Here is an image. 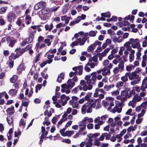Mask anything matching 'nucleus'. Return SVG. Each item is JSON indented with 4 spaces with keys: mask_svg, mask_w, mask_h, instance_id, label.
<instances>
[{
    "mask_svg": "<svg viewBox=\"0 0 147 147\" xmlns=\"http://www.w3.org/2000/svg\"><path fill=\"white\" fill-rule=\"evenodd\" d=\"M67 85L71 89L74 86L75 84L73 81H72L71 79H69L67 81Z\"/></svg>",
    "mask_w": 147,
    "mask_h": 147,
    "instance_id": "nucleus-20",
    "label": "nucleus"
},
{
    "mask_svg": "<svg viewBox=\"0 0 147 147\" xmlns=\"http://www.w3.org/2000/svg\"><path fill=\"white\" fill-rule=\"evenodd\" d=\"M56 50L55 49H54L52 50H50L47 53V54H53L56 53Z\"/></svg>",
    "mask_w": 147,
    "mask_h": 147,
    "instance_id": "nucleus-60",
    "label": "nucleus"
},
{
    "mask_svg": "<svg viewBox=\"0 0 147 147\" xmlns=\"http://www.w3.org/2000/svg\"><path fill=\"white\" fill-rule=\"evenodd\" d=\"M102 16L106 18H109L110 17L111 14L109 12H107L105 13H102L101 14Z\"/></svg>",
    "mask_w": 147,
    "mask_h": 147,
    "instance_id": "nucleus-38",
    "label": "nucleus"
},
{
    "mask_svg": "<svg viewBox=\"0 0 147 147\" xmlns=\"http://www.w3.org/2000/svg\"><path fill=\"white\" fill-rule=\"evenodd\" d=\"M107 135L106 133H102V134L101 136L99 138V140L100 141H102L104 139L105 137V136H106Z\"/></svg>",
    "mask_w": 147,
    "mask_h": 147,
    "instance_id": "nucleus-48",
    "label": "nucleus"
},
{
    "mask_svg": "<svg viewBox=\"0 0 147 147\" xmlns=\"http://www.w3.org/2000/svg\"><path fill=\"white\" fill-rule=\"evenodd\" d=\"M129 41L131 44L132 47L133 49H139L141 48V45L140 44V41L139 39L136 38L134 39L133 38H130Z\"/></svg>",
    "mask_w": 147,
    "mask_h": 147,
    "instance_id": "nucleus-3",
    "label": "nucleus"
},
{
    "mask_svg": "<svg viewBox=\"0 0 147 147\" xmlns=\"http://www.w3.org/2000/svg\"><path fill=\"white\" fill-rule=\"evenodd\" d=\"M53 27V24L51 23L50 26L48 24H46L45 26V28L46 30L50 31L52 29Z\"/></svg>",
    "mask_w": 147,
    "mask_h": 147,
    "instance_id": "nucleus-30",
    "label": "nucleus"
},
{
    "mask_svg": "<svg viewBox=\"0 0 147 147\" xmlns=\"http://www.w3.org/2000/svg\"><path fill=\"white\" fill-rule=\"evenodd\" d=\"M133 98L134 100L136 101V102L137 101L138 102L140 101L142 99L141 97L140 96H138V95L134 96Z\"/></svg>",
    "mask_w": 147,
    "mask_h": 147,
    "instance_id": "nucleus-40",
    "label": "nucleus"
},
{
    "mask_svg": "<svg viewBox=\"0 0 147 147\" xmlns=\"http://www.w3.org/2000/svg\"><path fill=\"white\" fill-rule=\"evenodd\" d=\"M20 126V127L22 128L24 127L25 126V123L24 122V121L22 119H21L19 123Z\"/></svg>",
    "mask_w": 147,
    "mask_h": 147,
    "instance_id": "nucleus-43",
    "label": "nucleus"
},
{
    "mask_svg": "<svg viewBox=\"0 0 147 147\" xmlns=\"http://www.w3.org/2000/svg\"><path fill=\"white\" fill-rule=\"evenodd\" d=\"M50 9L48 7H43L42 10V13L44 15L47 14L49 11Z\"/></svg>",
    "mask_w": 147,
    "mask_h": 147,
    "instance_id": "nucleus-28",
    "label": "nucleus"
},
{
    "mask_svg": "<svg viewBox=\"0 0 147 147\" xmlns=\"http://www.w3.org/2000/svg\"><path fill=\"white\" fill-rule=\"evenodd\" d=\"M97 65V64L96 63L94 62H92V61H88V62L86 64V66H89L91 68H94Z\"/></svg>",
    "mask_w": 147,
    "mask_h": 147,
    "instance_id": "nucleus-26",
    "label": "nucleus"
},
{
    "mask_svg": "<svg viewBox=\"0 0 147 147\" xmlns=\"http://www.w3.org/2000/svg\"><path fill=\"white\" fill-rule=\"evenodd\" d=\"M110 73V70L107 67H105L102 69V75L103 76H106L107 75L109 74Z\"/></svg>",
    "mask_w": 147,
    "mask_h": 147,
    "instance_id": "nucleus-13",
    "label": "nucleus"
},
{
    "mask_svg": "<svg viewBox=\"0 0 147 147\" xmlns=\"http://www.w3.org/2000/svg\"><path fill=\"white\" fill-rule=\"evenodd\" d=\"M134 67L132 65H127L126 66V70L127 71H131L132 69V67Z\"/></svg>",
    "mask_w": 147,
    "mask_h": 147,
    "instance_id": "nucleus-57",
    "label": "nucleus"
},
{
    "mask_svg": "<svg viewBox=\"0 0 147 147\" xmlns=\"http://www.w3.org/2000/svg\"><path fill=\"white\" fill-rule=\"evenodd\" d=\"M135 51H132L129 54V60L130 62L132 61L134 59V54L135 53Z\"/></svg>",
    "mask_w": 147,
    "mask_h": 147,
    "instance_id": "nucleus-23",
    "label": "nucleus"
},
{
    "mask_svg": "<svg viewBox=\"0 0 147 147\" xmlns=\"http://www.w3.org/2000/svg\"><path fill=\"white\" fill-rule=\"evenodd\" d=\"M70 99L69 97V96H65V100L63 101L62 105V106H64L67 103V101L68 100Z\"/></svg>",
    "mask_w": 147,
    "mask_h": 147,
    "instance_id": "nucleus-49",
    "label": "nucleus"
},
{
    "mask_svg": "<svg viewBox=\"0 0 147 147\" xmlns=\"http://www.w3.org/2000/svg\"><path fill=\"white\" fill-rule=\"evenodd\" d=\"M64 79V74L63 73H61L58 76V78L57 80V81L60 83L61 82V80Z\"/></svg>",
    "mask_w": 147,
    "mask_h": 147,
    "instance_id": "nucleus-34",
    "label": "nucleus"
},
{
    "mask_svg": "<svg viewBox=\"0 0 147 147\" xmlns=\"http://www.w3.org/2000/svg\"><path fill=\"white\" fill-rule=\"evenodd\" d=\"M123 83L122 81L118 82L116 84V87L117 88H120L123 85Z\"/></svg>",
    "mask_w": 147,
    "mask_h": 147,
    "instance_id": "nucleus-46",
    "label": "nucleus"
},
{
    "mask_svg": "<svg viewBox=\"0 0 147 147\" xmlns=\"http://www.w3.org/2000/svg\"><path fill=\"white\" fill-rule=\"evenodd\" d=\"M58 118L59 117H54L52 120V123L53 124H55L56 123V121L58 120Z\"/></svg>",
    "mask_w": 147,
    "mask_h": 147,
    "instance_id": "nucleus-63",
    "label": "nucleus"
},
{
    "mask_svg": "<svg viewBox=\"0 0 147 147\" xmlns=\"http://www.w3.org/2000/svg\"><path fill=\"white\" fill-rule=\"evenodd\" d=\"M110 49L107 48L105 49L103 52H102L100 54L101 57H103L106 55L107 53L109 51Z\"/></svg>",
    "mask_w": 147,
    "mask_h": 147,
    "instance_id": "nucleus-32",
    "label": "nucleus"
},
{
    "mask_svg": "<svg viewBox=\"0 0 147 147\" xmlns=\"http://www.w3.org/2000/svg\"><path fill=\"white\" fill-rule=\"evenodd\" d=\"M17 92V90L12 89L9 91L8 93L10 96H13L16 94Z\"/></svg>",
    "mask_w": 147,
    "mask_h": 147,
    "instance_id": "nucleus-21",
    "label": "nucleus"
},
{
    "mask_svg": "<svg viewBox=\"0 0 147 147\" xmlns=\"http://www.w3.org/2000/svg\"><path fill=\"white\" fill-rule=\"evenodd\" d=\"M99 139H96L94 141V144L95 146H99L100 145L101 143L99 141Z\"/></svg>",
    "mask_w": 147,
    "mask_h": 147,
    "instance_id": "nucleus-41",
    "label": "nucleus"
},
{
    "mask_svg": "<svg viewBox=\"0 0 147 147\" xmlns=\"http://www.w3.org/2000/svg\"><path fill=\"white\" fill-rule=\"evenodd\" d=\"M118 67L119 68V69H121V71L123 70L124 69V63L123 60H122V61L119 63Z\"/></svg>",
    "mask_w": 147,
    "mask_h": 147,
    "instance_id": "nucleus-36",
    "label": "nucleus"
},
{
    "mask_svg": "<svg viewBox=\"0 0 147 147\" xmlns=\"http://www.w3.org/2000/svg\"><path fill=\"white\" fill-rule=\"evenodd\" d=\"M5 92H3L0 93V105H2L4 103L5 101L3 98L2 97L4 96Z\"/></svg>",
    "mask_w": 147,
    "mask_h": 147,
    "instance_id": "nucleus-19",
    "label": "nucleus"
},
{
    "mask_svg": "<svg viewBox=\"0 0 147 147\" xmlns=\"http://www.w3.org/2000/svg\"><path fill=\"white\" fill-rule=\"evenodd\" d=\"M79 127V131L81 132L84 131L86 127V125L85 124H83L80 122L78 123Z\"/></svg>",
    "mask_w": 147,
    "mask_h": 147,
    "instance_id": "nucleus-11",
    "label": "nucleus"
},
{
    "mask_svg": "<svg viewBox=\"0 0 147 147\" xmlns=\"http://www.w3.org/2000/svg\"><path fill=\"white\" fill-rule=\"evenodd\" d=\"M74 134V131H66L64 133V135L63 134V136H71Z\"/></svg>",
    "mask_w": 147,
    "mask_h": 147,
    "instance_id": "nucleus-27",
    "label": "nucleus"
},
{
    "mask_svg": "<svg viewBox=\"0 0 147 147\" xmlns=\"http://www.w3.org/2000/svg\"><path fill=\"white\" fill-rule=\"evenodd\" d=\"M92 92H88L85 96L84 97L85 100L88 101L92 96Z\"/></svg>",
    "mask_w": 147,
    "mask_h": 147,
    "instance_id": "nucleus-31",
    "label": "nucleus"
},
{
    "mask_svg": "<svg viewBox=\"0 0 147 147\" xmlns=\"http://www.w3.org/2000/svg\"><path fill=\"white\" fill-rule=\"evenodd\" d=\"M36 32V30H35L34 31L30 32V34L29 37L28 38L26 39H27L28 43H30L32 42L34 38V35L33 34L34 33H35Z\"/></svg>",
    "mask_w": 147,
    "mask_h": 147,
    "instance_id": "nucleus-10",
    "label": "nucleus"
},
{
    "mask_svg": "<svg viewBox=\"0 0 147 147\" xmlns=\"http://www.w3.org/2000/svg\"><path fill=\"white\" fill-rule=\"evenodd\" d=\"M47 56V59L48 60L46 61V62L49 64H50L52 63L53 61L52 58L54 57V54H46Z\"/></svg>",
    "mask_w": 147,
    "mask_h": 147,
    "instance_id": "nucleus-14",
    "label": "nucleus"
},
{
    "mask_svg": "<svg viewBox=\"0 0 147 147\" xmlns=\"http://www.w3.org/2000/svg\"><path fill=\"white\" fill-rule=\"evenodd\" d=\"M142 49V48H140L139 49H137L138 52H137L136 54V59L137 60H138L140 59V57L141 55V53H140V51Z\"/></svg>",
    "mask_w": 147,
    "mask_h": 147,
    "instance_id": "nucleus-42",
    "label": "nucleus"
},
{
    "mask_svg": "<svg viewBox=\"0 0 147 147\" xmlns=\"http://www.w3.org/2000/svg\"><path fill=\"white\" fill-rule=\"evenodd\" d=\"M146 88H147V83L143 80L142 82V86L141 87V90L142 91H144Z\"/></svg>",
    "mask_w": 147,
    "mask_h": 147,
    "instance_id": "nucleus-24",
    "label": "nucleus"
},
{
    "mask_svg": "<svg viewBox=\"0 0 147 147\" xmlns=\"http://www.w3.org/2000/svg\"><path fill=\"white\" fill-rule=\"evenodd\" d=\"M41 131L42 133L41 135V138H43V136H46L48 134V132L47 131H45V127L43 126H42L41 127Z\"/></svg>",
    "mask_w": 147,
    "mask_h": 147,
    "instance_id": "nucleus-29",
    "label": "nucleus"
},
{
    "mask_svg": "<svg viewBox=\"0 0 147 147\" xmlns=\"http://www.w3.org/2000/svg\"><path fill=\"white\" fill-rule=\"evenodd\" d=\"M18 79V76L16 75H14L10 79V82L12 83H15Z\"/></svg>",
    "mask_w": 147,
    "mask_h": 147,
    "instance_id": "nucleus-37",
    "label": "nucleus"
},
{
    "mask_svg": "<svg viewBox=\"0 0 147 147\" xmlns=\"http://www.w3.org/2000/svg\"><path fill=\"white\" fill-rule=\"evenodd\" d=\"M128 74V72H127L125 74L124 76H123L121 77V79L122 81V82H124L125 83L126 82L128 81V78L127 77H129Z\"/></svg>",
    "mask_w": 147,
    "mask_h": 147,
    "instance_id": "nucleus-18",
    "label": "nucleus"
},
{
    "mask_svg": "<svg viewBox=\"0 0 147 147\" xmlns=\"http://www.w3.org/2000/svg\"><path fill=\"white\" fill-rule=\"evenodd\" d=\"M46 6V3L45 2L41 1L36 4L34 6V9L35 10H38V9L45 7Z\"/></svg>",
    "mask_w": 147,
    "mask_h": 147,
    "instance_id": "nucleus-7",
    "label": "nucleus"
},
{
    "mask_svg": "<svg viewBox=\"0 0 147 147\" xmlns=\"http://www.w3.org/2000/svg\"><path fill=\"white\" fill-rule=\"evenodd\" d=\"M115 40H116V42H122L123 40V37L121 36H119L116 38H115Z\"/></svg>",
    "mask_w": 147,
    "mask_h": 147,
    "instance_id": "nucleus-55",
    "label": "nucleus"
},
{
    "mask_svg": "<svg viewBox=\"0 0 147 147\" xmlns=\"http://www.w3.org/2000/svg\"><path fill=\"white\" fill-rule=\"evenodd\" d=\"M65 95L62 94L60 97V99L59 100V102L60 103H62L63 101L65 100Z\"/></svg>",
    "mask_w": 147,
    "mask_h": 147,
    "instance_id": "nucleus-47",
    "label": "nucleus"
},
{
    "mask_svg": "<svg viewBox=\"0 0 147 147\" xmlns=\"http://www.w3.org/2000/svg\"><path fill=\"white\" fill-rule=\"evenodd\" d=\"M96 75L97 73L96 72L92 73L90 74V76H92L91 79L93 81H95L96 80L97 78Z\"/></svg>",
    "mask_w": 147,
    "mask_h": 147,
    "instance_id": "nucleus-35",
    "label": "nucleus"
},
{
    "mask_svg": "<svg viewBox=\"0 0 147 147\" xmlns=\"http://www.w3.org/2000/svg\"><path fill=\"white\" fill-rule=\"evenodd\" d=\"M99 100L98 99H96L93 97L91 98L88 101V102L83 105L81 108V113L84 114L86 113V110L87 113H90L92 112V107L94 108L96 105V101Z\"/></svg>",
    "mask_w": 147,
    "mask_h": 147,
    "instance_id": "nucleus-1",
    "label": "nucleus"
},
{
    "mask_svg": "<svg viewBox=\"0 0 147 147\" xmlns=\"http://www.w3.org/2000/svg\"><path fill=\"white\" fill-rule=\"evenodd\" d=\"M14 134V137H17L18 136L21 135V132L20 131L18 130L17 131H15Z\"/></svg>",
    "mask_w": 147,
    "mask_h": 147,
    "instance_id": "nucleus-64",
    "label": "nucleus"
},
{
    "mask_svg": "<svg viewBox=\"0 0 147 147\" xmlns=\"http://www.w3.org/2000/svg\"><path fill=\"white\" fill-rule=\"evenodd\" d=\"M7 9V7H2L0 8V13L1 14L4 13Z\"/></svg>",
    "mask_w": 147,
    "mask_h": 147,
    "instance_id": "nucleus-45",
    "label": "nucleus"
},
{
    "mask_svg": "<svg viewBox=\"0 0 147 147\" xmlns=\"http://www.w3.org/2000/svg\"><path fill=\"white\" fill-rule=\"evenodd\" d=\"M7 122L9 125H11L12 124L13 120L12 118L10 117H7Z\"/></svg>",
    "mask_w": 147,
    "mask_h": 147,
    "instance_id": "nucleus-50",
    "label": "nucleus"
},
{
    "mask_svg": "<svg viewBox=\"0 0 147 147\" xmlns=\"http://www.w3.org/2000/svg\"><path fill=\"white\" fill-rule=\"evenodd\" d=\"M44 42L47 44L48 46H50L51 44L50 40L49 39H45L44 41Z\"/></svg>",
    "mask_w": 147,
    "mask_h": 147,
    "instance_id": "nucleus-59",
    "label": "nucleus"
},
{
    "mask_svg": "<svg viewBox=\"0 0 147 147\" xmlns=\"http://www.w3.org/2000/svg\"><path fill=\"white\" fill-rule=\"evenodd\" d=\"M16 18V16L12 12H9L7 16V20L10 22H14Z\"/></svg>",
    "mask_w": 147,
    "mask_h": 147,
    "instance_id": "nucleus-8",
    "label": "nucleus"
},
{
    "mask_svg": "<svg viewBox=\"0 0 147 147\" xmlns=\"http://www.w3.org/2000/svg\"><path fill=\"white\" fill-rule=\"evenodd\" d=\"M127 133H128V134H129V133L131 131H135L134 128L133 126H131L130 127H128L127 129Z\"/></svg>",
    "mask_w": 147,
    "mask_h": 147,
    "instance_id": "nucleus-54",
    "label": "nucleus"
},
{
    "mask_svg": "<svg viewBox=\"0 0 147 147\" xmlns=\"http://www.w3.org/2000/svg\"><path fill=\"white\" fill-rule=\"evenodd\" d=\"M136 102L134 99L133 98L132 100L130 101L128 103V105L129 106H131L132 108H134L136 106Z\"/></svg>",
    "mask_w": 147,
    "mask_h": 147,
    "instance_id": "nucleus-22",
    "label": "nucleus"
},
{
    "mask_svg": "<svg viewBox=\"0 0 147 147\" xmlns=\"http://www.w3.org/2000/svg\"><path fill=\"white\" fill-rule=\"evenodd\" d=\"M89 61H94L96 62L97 61V58L96 56H94L92 57H90L89 59Z\"/></svg>",
    "mask_w": 147,
    "mask_h": 147,
    "instance_id": "nucleus-39",
    "label": "nucleus"
},
{
    "mask_svg": "<svg viewBox=\"0 0 147 147\" xmlns=\"http://www.w3.org/2000/svg\"><path fill=\"white\" fill-rule=\"evenodd\" d=\"M61 87V91L62 92H65L66 94H68L70 92L71 88L66 84H62Z\"/></svg>",
    "mask_w": 147,
    "mask_h": 147,
    "instance_id": "nucleus-9",
    "label": "nucleus"
},
{
    "mask_svg": "<svg viewBox=\"0 0 147 147\" xmlns=\"http://www.w3.org/2000/svg\"><path fill=\"white\" fill-rule=\"evenodd\" d=\"M6 41L9 46L11 47H13L16 41L13 37L9 36H6L5 37Z\"/></svg>",
    "mask_w": 147,
    "mask_h": 147,
    "instance_id": "nucleus-5",
    "label": "nucleus"
},
{
    "mask_svg": "<svg viewBox=\"0 0 147 147\" xmlns=\"http://www.w3.org/2000/svg\"><path fill=\"white\" fill-rule=\"evenodd\" d=\"M109 101L105 100H103L102 102V105L105 107L108 106L109 104Z\"/></svg>",
    "mask_w": 147,
    "mask_h": 147,
    "instance_id": "nucleus-52",
    "label": "nucleus"
},
{
    "mask_svg": "<svg viewBox=\"0 0 147 147\" xmlns=\"http://www.w3.org/2000/svg\"><path fill=\"white\" fill-rule=\"evenodd\" d=\"M101 42H99L98 40H96L92 45H93L94 47L95 48L96 46L98 45L100 46L101 45Z\"/></svg>",
    "mask_w": 147,
    "mask_h": 147,
    "instance_id": "nucleus-44",
    "label": "nucleus"
},
{
    "mask_svg": "<svg viewBox=\"0 0 147 147\" xmlns=\"http://www.w3.org/2000/svg\"><path fill=\"white\" fill-rule=\"evenodd\" d=\"M80 18L77 17L76 19H75L74 21L71 22L69 24L70 26H73L76 24L80 22Z\"/></svg>",
    "mask_w": 147,
    "mask_h": 147,
    "instance_id": "nucleus-33",
    "label": "nucleus"
},
{
    "mask_svg": "<svg viewBox=\"0 0 147 147\" xmlns=\"http://www.w3.org/2000/svg\"><path fill=\"white\" fill-rule=\"evenodd\" d=\"M118 103V105L115 106L114 108L110 111V112L115 113L117 112L118 113H120L122 110V107L125 105V104L122 102H119L117 101Z\"/></svg>",
    "mask_w": 147,
    "mask_h": 147,
    "instance_id": "nucleus-4",
    "label": "nucleus"
},
{
    "mask_svg": "<svg viewBox=\"0 0 147 147\" xmlns=\"http://www.w3.org/2000/svg\"><path fill=\"white\" fill-rule=\"evenodd\" d=\"M130 42L128 41L127 42L125 43L124 45V47L126 48V50H128V51H130V52L131 51H135L134 50H133L132 49L131 46H130V45L131 44L130 43Z\"/></svg>",
    "mask_w": 147,
    "mask_h": 147,
    "instance_id": "nucleus-12",
    "label": "nucleus"
},
{
    "mask_svg": "<svg viewBox=\"0 0 147 147\" xmlns=\"http://www.w3.org/2000/svg\"><path fill=\"white\" fill-rule=\"evenodd\" d=\"M62 141L63 142L69 144L71 142V140L69 139H63L62 140Z\"/></svg>",
    "mask_w": 147,
    "mask_h": 147,
    "instance_id": "nucleus-61",
    "label": "nucleus"
},
{
    "mask_svg": "<svg viewBox=\"0 0 147 147\" xmlns=\"http://www.w3.org/2000/svg\"><path fill=\"white\" fill-rule=\"evenodd\" d=\"M94 49L95 48L94 47L93 45H92L88 47L87 49V50L88 51H90L94 50Z\"/></svg>",
    "mask_w": 147,
    "mask_h": 147,
    "instance_id": "nucleus-62",
    "label": "nucleus"
},
{
    "mask_svg": "<svg viewBox=\"0 0 147 147\" xmlns=\"http://www.w3.org/2000/svg\"><path fill=\"white\" fill-rule=\"evenodd\" d=\"M96 32L93 31H90L89 33V35L91 36H94L96 35Z\"/></svg>",
    "mask_w": 147,
    "mask_h": 147,
    "instance_id": "nucleus-56",
    "label": "nucleus"
},
{
    "mask_svg": "<svg viewBox=\"0 0 147 147\" xmlns=\"http://www.w3.org/2000/svg\"><path fill=\"white\" fill-rule=\"evenodd\" d=\"M125 93V90H122L121 92V94L116 96V98L118 100H120L121 102L123 103L127 100V97L124 95V93Z\"/></svg>",
    "mask_w": 147,
    "mask_h": 147,
    "instance_id": "nucleus-6",
    "label": "nucleus"
},
{
    "mask_svg": "<svg viewBox=\"0 0 147 147\" xmlns=\"http://www.w3.org/2000/svg\"><path fill=\"white\" fill-rule=\"evenodd\" d=\"M128 73L129 79L131 81L133 80L130 82V84L131 85L133 86L137 84L140 81V78L136 72H133L131 73L128 72Z\"/></svg>",
    "mask_w": 147,
    "mask_h": 147,
    "instance_id": "nucleus-2",
    "label": "nucleus"
},
{
    "mask_svg": "<svg viewBox=\"0 0 147 147\" xmlns=\"http://www.w3.org/2000/svg\"><path fill=\"white\" fill-rule=\"evenodd\" d=\"M69 102V104L72 105V106L73 108H79V104L77 102L73 101V100H70Z\"/></svg>",
    "mask_w": 147,
    "mask_h": 147,
    "instance_id": "nucleus-15",
    "label": "nucleus"
},
{
    "mask_svg": "<svg viewBox=\"0 0 147 147\" xmlns=\"http://www.w3.org/2000/svg\"><path fill=\"white\" fill-rule=\"evenodd\" d=\"M92 88V85H89L87 86L86 85L84 86L83 87V89L84 91H86L88 90H90Z\"/></svg>",
    "mask_w": 147,
    "mask_h": 147,
    "instance_id": "nucleus-25",
    "label": "nucleus"
},
{
    "mask_svg": "<svg viewBox=\"0 0 147 147\" xmlns=\"http://www.w3.org/2000/svg\"><path fill=\"white\" fill-rule=\"evenodd\" d=\"M86 40V38L84 37L82 39L81 38L77 39V41L78 42V44L79 43L80 45H83L84 44Z\"/></svg>",
    "mask_w": 147,
    "mask_h": 147,
    "instance_id": "nucleus-17",
    "label": "nucleus"
},
{
    "mask_svg": "<svg viewBox=\"0 0 147 147\" xmlns=\"http://www.w3.org/2000/svg\"><path fill=\"white\" fill-rule=\"evenodd\" d=\"M146 112V110L144 109H142L141 112L140 113H139L138 115V118H139L141 117V116H143L145 112Z\"/></svg>",
    "mask_w": 147,
    "mask_h": 147,
    "instance_id": "nucleus-51",
    "label": "nucleus"
},
{
    "mask_svg": "<svg viewBox=\"0 0 147 147\" xmlns=\"http://www.w3.org/2000/svg\"><path fill=\"white\" fill-rule=\"evenodd\" d=\"M25 69V67L24 66V64L22 63L20 64L17 68V74H20Z\"/></svg>",
    "mask_w": 147,
    "mask_h": 147,
    "instance_id": "nucleus-16",
    "label": "nucleus"
},
{
    "mask_svg": "<svg viewBox=\"0 0 147 147\" xmlns=\"http://www.w3.org/2000/svg\"><path fill=\"white\" fill-rule=\"evenodd\" d=\"M119 93V91L118 90H116L111 92V94L113 96H115L118 95Z\"/></svg>",
    "mask_w": 147,
    "mask_h": 147,
    "instance_id": "nucleus-53",
    "label": "nucleus"
},
{
    "mask_svg": "<svg viewBox=\"0 0 147 147\" xmlns=\"http://www.w3.org/2000/svg\"><path fill=\"white\" fill-rule=\"evenodd\" d=\"M142 107L145 108H147V100L143 102L141 105Z\"/></svg>",
    "mask_w": 147,
    "mask_h": 147,
    "instance_id": "nucleus-58",
    "label": "nucleus"
}]
</instances>
